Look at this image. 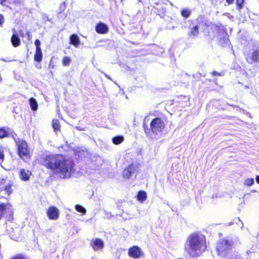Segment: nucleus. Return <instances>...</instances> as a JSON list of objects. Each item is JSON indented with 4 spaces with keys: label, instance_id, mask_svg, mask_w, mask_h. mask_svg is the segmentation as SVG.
<instances>
[{
    "label": "nucleus",
    "instance_id": "nucleus-1",
    "mask_svg": "<svg viewBox=\"0 0 259 259\" xmlns=\"http://www.w3.org/2000/svg\"><path fill=\"white\" fill-rule=\"evenodd\" d=\"M43 165L59 174L62 178H70L73 172L74 163L61 155H50L43 158Z\"/></svg>",
    "mask_w": 259,
    "mask_h": 259
},
{
    "label": "nucleus",
    "instance_id": "nucleus-2",
    "mask_svg": "<svg viewBox=\"0 0 259 259\" xmlns=\"http://www.w3.org/2000/svg\"><path fill=\"white\" fill-rule=\"evenodd\" d=\"M206 248L205 236L198 232L190 234L188 237L185 245V251L192 256L198 255L202 252H204Z\"/></svg>",
    "mask_w": 259,
    "mask_h": 259
},
{
    "label": "nucleus",
    "instance_id": "nucleus-3",
    "mask_svg": "<svg viewBox=\"0 0 259 259\" xmlns=\"http://www.w3.org/2000/svg\"><path fill=\"white\" fill-rule=\"evenodd\" d=\"M165 126L164 122L160 118L153 119L150 123V129L144 127L146 134H149L153 138H156V136L161 135Z\"/></svg>",
    "mask_w": 259,
    "mask_h": 259
},
{
    "label": "nucleus",
    "instance_id": "nucleus-4",
    "mask_svg": "<svg viewBox=\"0 0 259 259\" xmlns=\"http://www.w3.org/2000/svg\"><path fill=\"white\" fill-rule=\"evenodd\" d=\"M14 140L17 146L18 154L19 157L24 160L30 159L31 152L27 143L20 139L14 138Z\"/></svg>",
    "mask_w": 259,
    "mask_h": 259
},
{
    "label": "nucleus",
    "instance_id": "nucleus-5",
    "mask_svg": "<svg viewBox=\"0 0 259 259\" xmlns=\"http://www.w3.org/2000/svg\"><path fill=\"white\" fill-rule=\"evenodd\" d=\"M233 245V242L231 240H220L216 246L218 254L221 257H225L231 251Z\"/></svg>",
    "mask_w": 259,
    "mask_h": 259
},
{
    "label": "nucleus",
    "instance_id": "nucleus-6",
    "mask_svg": "<svg viewBox=\"0 0 259 259\" xmlns=\"http://www.w3.org/2000/svg\"><path fill=\"white\" fill-rule=\"evenodd\" d=\"M14 210L10 203L0 204V219L4 217L11 222L13 219Z\"/></svg>",
    "mask_w": 259,
    "mask_h": 259
},
{
    "label": "nucleus",
    "instance_id": "nucleus-7",
    "mask_svg": "<svg viewBox=\"0 0 259 259\" xmlns=\"http://www.w3.org/2000/svg\"><path fill=\"white\" fill-rule=\"evenodd\" d=\"M11 182L3 179L0 181V198H7L12 193Z\"/></svg>",
    "mask_w": 259,
    "mask_h": 259
},
{
    "label": "nucleus",
    "instance_id": "nucleus-8",
    "mask_svg": "<svg viewBox=\"0 0 259 259\" xmlns=\"http://www.w3.org/2000/svg\"><path fill=\"white\" fill-rule=\"evenodd\" d=\"M138 170L137 165L132 164L123 170V176L125 179H134L136 177Z\"/></svg>",
    "mask_w": 259,
    "mask_h": 259
},
{
    "label": "nucleus",
    "instance_id": "nucleus-9",
    "mask_svg": "<svg viewBox=\"0 0 259 259\" xmlns=\"http://www.w3.org/2000/svg\"><path fill=\"white\" fill-rule=\"evenodd\" d=\"M247 62L250 64L259 62V50L253 49L245 55Z\"/></svg>",
    "mask_w": 259,
    "mask_h": 259
},
{
    "label": "nucleus",
    "instance_id": "nucleus-10",
    "mask_svg": "<svg viewBox=\"0 0 259 259\" xmlns=\"http://www.w3.org/2000/svg\"><path fill=\"white\" fill-rule=\"evenodd\" d=\"M59 210L55 206H50L47 210V214L50 220H55L59 218Z\"/></svg>",
    "mask_w": 259,
    "mask_h": 259
},
{
    "label": "nucleus",
    "instance_id": "nucleus-11",
    "mask_svg": "<svg viewBox=\"0 0 259 259\" xmlns=\"http://www.w3.org/2000/svg\"><path fill=\"white\" fill-rule=\"evenodd\" d=\"M141 253L142 251L141 249L137 246H134L129 249L128 254L131 257L139 258L140 257Z\"/></svg>",
    "mask_w": 259,
    "mask_h": 259
},
{
    "label": "nucleus",
    "instance_id": "nucleus-12",
    "mask_svg": "<svg viewBox=\"0 0 259 259\" xmlns=\"http://www.w3.org/2000/svg\"><path fill=\"white\" fill-rule=\"evenodd\" d=\"M91 244L95 251L102 249L104 246V242L98 238L93 239Z\"/></svg>",
    "mask_w": 259,
    "mask_h": 259
},
{
    "label": "nucleus",
    "instance_id": "nucleus-13",
    "mask_svg": "<svg viewBox=\"0 0 259 259\" xmlns=\"http://www.w3.org/2000/svg\"><path fill=\"white\" fill-rule=\"evenodd\" d=\"M19 229L20 228H15V229L14 228H10V229L8 230L9 232L10 236L12 239L18 241L20 239Z\"/></svg>",
    "mask_w": 259,
    "mask_h": 259
},
{
    "label": "nucleus",
    "instance_id": "nucleus-14",
    "mask_svg": "<svg viewBox=\"0 0 259 259\" xmlns=\"http://www.w3.org/2000/svg\"><path fill=\"white\" fill-rule=\"evenodd\" d=\"M31 175V171L24 169H21L19 171V177L22 181H28Z\"/></svg>",
    "mask_w": 259,
    "mask_h": 259
},
{
    "label": "nucleus",
    "instance_id": "nucleus-15",
    "mask_svg": "<svg viewBox=\"0 0 259 259\" xmlns=\"http://www.w3.org/2000/svg\"><path fill=\"white\" fill-rule=\"evenodd\" d=\"M96 31L100 34L106 33L108 31V27L105 24L100 22L96 26Z\"/></svg>",
    "mask_w": 259,
    "mask_h": 259
},
{
    "label": "nucleus",
    "instance_id": "nucleus-16",
    "mask_svg": "<svg viewBox=\"0 0 259 259\" xmlns=\"http://www.w3.org/2000/svg\"><path fill=\"white\" fill-rule=\"evenodd\" d=\"M11 42L13 46L15 47H17L20 45V40L19 36L16 33H13L11 38Z\"/></svg>",
    "mask_w": 259,
    "mask_h": 259
},
{
    "label": "nucleus",
    "instance_id": "nucleus-17",
    "mask_svg": "<svg viewBox=\"0 0 259 259\" xmlns=\"http://www.w3.org/2000/svg\"><path fill=\"white\" fill-rule=\"evenodd\" d=\"M70 40L71 44L75 47H77L80 43L78 36L75 34L71 35L70 37Z\"/></svg>",
    "mask_w": 259,
    "mask_h": 259
},
{
    "label": "nucleus",
    "instance_id": "nucleus-18",
    "mask_svg": "<svg viewBox=\"0 0 259 259\" xmlns=\"http://www.w3.org/2000/svg\"><path fill=\"white\" fill-rule=\"evenodd\" d=\"M29 104L31 109L33 111H36L37 109L38 105L36 100L33 98H31L29 99Z\"/></svg>",
    "mask_w": 259,
    "mask_h": 259
},
{
    "label": "nucleus",
    "instance_id": "nucleus-19",
    "mask_svg": "<svg viewBox=\"0 0 259 259\" xmlns=\"http://www.w3.org/2000/svg\"><path fill=\"white\" fill-rule=\"evenodd\" d=\"M42 54L41 50H36L35 53L34 55V60L37 62H40L42 60Z\"/></svg>",
    "mask_w": 259,
    "mask_h": 259
},
{
    "label": "nucleus",
    "instance_id": "nucleus-20",
    "mask_svg": "<svg viewBox=\"0 0 259 259\" xmlns=\"http://www.w3.org/2000/svg\"><path fill=\"white\" fill-rule=\"evenodd\" d=\"M147 198L146 193L144 191H140L138 194V199L141 202L146 200Z\"/></svg>",
    "mask_w": 259,
    "mask_h": 259
},
{
    "label": "nucleus",
    "instance_id": "nucleus-21",
    "mask_svg": "<svg viewBox=\"0 0 259 259\" xmlns=\"http://www.w3.org/2000/svg\"><path fill=\"white\" fill-rule=\"evenodd\" d=\"M9 128H1L0 139L7 137L9 134Z\"/></svg>",
    "mask_w": 259,
    "mask_h": 259
},
{
    "label": "nucleus",
    "instance_id": "nucleus-22",
    "mask_svg": "<svg viewBox=\"0 0 259 259\" xmlns=\"http://www.w3.org/2000/svg\"><path fill=\"white\" fill-rule=\"evenodd\" d=\"M229 226H241L243 225V223L240 221V220L239 218H236L235 220H233V221L230 222L229 223Z\"/></svg>",
    "mask_w": 259,
    "mask_h": 259
},
{
    "label": "nucleus",
    "instance_id": "nucleus-23",
    "mask_svg": "<svg viewBox=\"0 0 259 259\" xmlns=\"http://www.w3.org/2000/svg\"><path fill=\"white\" fill-rule=\"evenodd\" d=\"M124 138L122 136H117L112 138V142L114 144L117 145L123 141Z\"/></svg>",
    "mask_w": 259,
    "mask_h": 259
},
{
    "label": "nucleus",
    "instance_id": "nucleus-24",
    "mask_svg": "<svg viewBox=\"0 0 259 259\" xmlns=\"http://www.w3.org/2000/svg\"><path fill=\"white\" fill-rule=\"evenodd\" d=\"M53 127L55 131L60 130V126L58 119H54L53 120Z\"/></svg>",
    "mask_w": 259,
    "mask_h": 259
},
{
    "label": "nucleus",
    "instance_id": "nucleus-25",
    "mask_svg": "<svg viewBox=\"0 0 259 259\" xmlns=\"http://www.w3.org/2000/svg\"><path fill=\"white\" fill-rule=\"evenodd\" d=\"M182 15L185 18H188L191 14V11L188 9H184L181 11Z\"/></svg>",
    "mask_w": 259,
    "mask_h": 259
},
{
    "label": "nucleus",
    "instance_id": "nucleus-26",
    "mask_svg": "<svg viewBox=\"0 0 259 259\" xmlns=\"http://www.w3.org/2000/svg\"><path fill=\"white\" fill-rule=\"evenodd\" d=\"M198 34V27L197 26H195L191 30L189 33L190 36H195Z\"/></svg>",
    "mask_w": 259,
    "mask_h": 259
},
{
    "label": "nucleus",
    "instance_id": "nucleus-27",
    "mask_svg": "<svg viewBox=\"0 0 259 259\" xmlns=\"http://www.w3.org/2000/svg\"><path fill=\"white\" fill-rule=\"evenodd\" d=\"M254 184V179L252 178H247L244 180V185L247 186H250Z\"/></svg>",
    "mask_w": 259,
    "mask_h": 259
},
{
    "label": "nucleus",
    "instance_id": "nucleus-28",
    "mask_svg": "<svg viewBox=\"0 0 259 259\" xmlns=\"http://www.w3.org/2000/svg\"><path fill=\"white\" fill-rule=\"evenodd\" d=\"M75 209L79 212L82 213V214H85L86 213V209L82 206L77 204L75 206Z\"/></svg>",
    "mask_w": 259,
    "mask_h": 259
},
{
    "label": "nucleus",
    "instance_id": "nucleus-29",
    "mask_svg": "<svg viewBox=\"0 0 259 259\" xmlns=\"http://www.w3.org/2000/svg\"><path fill=\"white\" fill-rule=\"evenodd\" d=\"M71 62V59L69 57H65L63 59V65L64 66H69Z\"/></svg>",
    "mask_w": 259,
    "mask_h": 259
},
{
    "label": "nucleus",
    "instance_id": "nucleus-30",
    "mask_svg": "<svg viewBox=\"0 0 259 259\" xmlns=\"http://www.w3.org/2000/svg\"><path fill=\"white\" fill-rule=\"evenodd\" d=\"M226 259H241L240 255L236 253L230 254Z\"/></svg>",
    "mask_w": 259,
    "mask_h": 259
},
{
    "label": "nucleus",
    "instance_id": "nucleus-31",
    "mask_svg": "<svg viewBox=\"0 0 259 259\" xmlns=\"http://www.w3.org/2000/svg\"><path fill=\"white\" fill-rule=\"evenodd\" d=\"M243 3L244 0H236V5L238 10H240L242 8Z\"/></svg>",
    "mask_w": 259,
    "mask_h": 259
},
{
    "label": "nucleus",
    "instance_id": "nucleus-32",
    "mask_svg": "<svg viewBox=\"0 0 259 259\" xmlns=\"http://www.w3.org/2000/svg\"><path fill=\"white\" fill-rule=\"evenodd\" d=\"M40 41L38 39H36L35 40V45L36 46V50H41V48H40Z\"/></svg>",
    "mask_w": 259,
    "mask_h": 259
},
{
    "label": "nucleus",
    "instance_id": "nucleus-33",
    "mask_svg": "<svg viewBox=\"0 0 259 259\" xmlns=\"http://www.w3.org/2000/svg\"><path fill=\"white\" fill-rule=\"evenodd\" d=\"M4 157L3 148L0 146V159H3Z\"/></svg>",
    "mask_w": 259,
    "mask_h": 259
},
{
    "label": "nucleus",
    "instance_id": "nucleus-34",
    "mask_svg": "<svg viewBox=\"0 0 259 259\" xmlns=\"http://www.w3.org/2000/svg\"><path fill=\"white\" fill-rule=\"evenodd\" d=\"M4 22V16L0 14V25L2 26L3 23Z\"/></svg>",
    "mask_w": 259,
    "mask_h": 259
},
{
    "label": "nucleus",
    "instance_id": "nucleus-35",
    "mask_svg": "<svg viewBox=\"0 0 259 259\" xmlns=\"http://www.w3.org/2000/svg\"><path fill=\"white\" fill-rule=\"evenodd\" d=\"M11 3L15 4H19L21 2V0H9Z\"/></svg>",
    "mask_w": 259,
    "mask_h": 259
},
{
    "label": "nucleus",
    "instance_id": "nucleus-36",
    "mask_svg": "<svg viewBox=\"0 0 259 259\" xmlns=\"http://www.w3.org/2000/svg\"><path fill=\"white\" fill-rule=\"evenodd\" d=\"M234 0H226V2L228 3V5H230L233 4Z\"/></svg>",
    "mask_w": 259,
    "mask_h": 259
},
{
    "label": "nucleus",
    "instance_id": "nucleus-37",
    "mask_svg": "<svg viewBox=\"0 0 259 259\" xmlns=\"http://www.w3.org/2000/svg\"><path fill=\"white\" fill-rule=\"evenodd\" d=\"M212 75H214H214H221V74H220V73H218V72H216V71H213V72H212Z\"/></svg>",
    "mask_w": 259,
    "mask_h": 259
},
{
    "label": "nucleus",
    "instance_id": "nucleus-38",
    "mask_svg": "<svg viewBox=\"0 0 259 259\" xmlns=\"http://www.w3.org/2000/svg\"><path fill=\"white\" fill-rule=\"evenodd\" d=\"M256 179V182H257L258 184H259V175L256 176V179Z\"/></svg>",
    "mask_w": 259,
    "mask_h": 259
},
{
    "label": "nucleus",
    "instance_id": "nucleus-39",
    "mask_svg": "<svg viewBox=\"0 0 259 259\" xmlns=\"http://www.w3.org/2000/svg\"><path fill=\"white\" fill-rule=\"evenodd\" d=\"M6 0H0V4L3 5L4 2H5Z\"/></svg>",
    "mask_w": 259,
    "mask_h": 259
},
{
    "label": "nucleus",
    "instance_id": "nucleus-40",
    "mask_svg": "<svg viewBox=\"0 0 259 259\" xmlns=\"http://www.w3.org/2000/svg\"><path fill=\"white\" fill-rule=\"evenodd\" d=\"M106 215H107V218H109V217H110V216H111V213H109V212H108V213H106Z\"/></svg>",
    "mask_w": 259,
    "mask_h": 259
}]
</instances>
